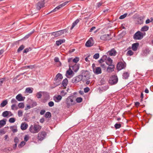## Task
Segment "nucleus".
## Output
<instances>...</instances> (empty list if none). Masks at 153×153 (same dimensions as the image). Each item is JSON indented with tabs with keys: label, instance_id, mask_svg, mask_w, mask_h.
<instances>
[{
	"label": "nucleus",
	"instance_id": "nucleus-63",
	"mask_svg": "<svg viewBox=\"0 0 153 153\" xmlns=\"http://www.w3.org/2000/svg\"><path fill=\"white\" fill-rule=\"evenodd\" d=\"M100 66L101 67H102V68H103L104 69H105L106 68V66L104 64H100Z\"/></svg>",
	"mask_w": 153,
	"mask_h": 153
},
{
	"label": "nucleus",
	"instance_id": "nucleus-49",
	"mask_svg": "<svg viewBox=\"0 0 153 153\" xmlns=\"http://www.w3.org/2000/svg\"><path fill=\"white\" fill-rule=\"evenodd\" d=\"M9 121L10 123H13L15 121V119L13 117L9 119Z\"/></svg>",
	"mask_w": 153,
	"mask_h": 153
},
{
	"label": "nucleus",
	"instance_id": "nucleus-43",
	"mask_svg": "<svg viewBox=\"0 0 153 153\" xmlns=\"http://www.w3.org/2000/svg\"><path fill=\"white\" fill-rule=\"evenodd\" d=\"M25 48V46L23 45H21L17 50V52H19L22 51Z\"/></svg>",
	"mask_w": 153,
	"mask_h": 153
},
{
	"label": "nucleus",
	"instance_id": "nucleus-5",
	"mask_svg": "<svg viewBox=\"0 0 153 153\" xmlns=\"http://www.w3.org/2000/svg\"><path fill=\"white\" fill-rule=\"evenodd\" d=\"M118 81V79L117 76L115 75L112 76L110 78L109 83L111 85L116 84Z\"/></svg>",
	"mask_w": 153,
	"mask_h": 153
},
{
	"label": "nucleus",
	"instance_id": "nucleus-12",
	"mask_svg": "<svg viewBox=\"0 0 153 153\" xmlns=\"http://www.w3.org/2000/svg\"><path fill=\"white\" fill-rule=\"evenodd\" d=\"M126 67L125 65L122 62H119L117 65V70L120 71L124 68Z\"/></svg>",
	"mask_w": 153,
	"mask_h": 153
},
{
	"label": "nucleus",
	"instance_id": "nucleus-58",
	"mask_svg": "<svg viewBox=\"0 0 153 153\" xmlns=\"http://www.w3.org/2000/svg\"><path fill=\"white\" fill-rule=\"evenodd\" d=\"M90 90V88L88 87H87L84 88V92L85 93H86L88 92Z\"/></svg>",
	"mask_w": 153,
	"mask_h": 153
},
{
	"label": "nucleus",
	"instance_id": "nucleus-36",
	"mask_svg": "<svg viewBox=\"0 0 153 153\" xmlns=\"http://www.w3.org/2000/svg\"><path fill=\"white\" fill-rule=\"evenodd\" d=\"M18 106L19 108H23L25 106V105L23 102H21L19 103Z\"/></svg>",
	"mask_w": 153,
	"mask_h": 153
},
{
	"label": "nucleus",
	"instance_id": "nucleus-20",
	"mask_svg": "<svg viewBox=\"0 0 153 153\" xmlns=\"http://www.w3.org/2000/svg\"><path fill=\"white\" fill-rule=\"evenodd\" d=\"M108 53L111 56H115L116 54V52L114 48H113L110 51H108Z\"/></svg>",
	"mask_w": 153,
	"mask_h": 153
},
{
	"label": "nucleus",
	"instance_id": "nucleus-3",
	"mask_svg": "<svg viewBox=\"0 0 153 153\" xmlns=\"http://www.w3.org/2000/svg\"><path fill=\"white\" fill-rule=\"evenodd\" d=\"M80 76H82V80L83 82L86 81L90 78L89 74L87 71H82V75Z\"/></svg>",
	"mask_w": 153,
	"mask_h": 153
},
{
	"label": "nucleus",
	"instance_id": "nucleus-51",
	"mask_svg": "<svg viewBox=\"0 0 153 153\" xmlns=\"http://www.w3.org/2000/svg\"><path fill=\"white\" fill-rule=\"evenodd\" d=\"M99 56L100 55L99 53H96L93 56V58L95 59H97L99 58Z\"/></svg>",
	"mask_w": 153,
	"mask_h": 153
},
{
	"label": "nucleus",
	"instance_id": "nucleus-44",
	"mask_svg": "<svg viewBox=\"0 0 153 153\" xmlns=\"http://www.w3.org/2000/svg\"><path fill=\"white\" fill-rule=\"evenodd\" d=\"M133 54L134 52L131 50L128 51L127 52V54L130 56L133 55Z\"/></svg>",
	"mask_w": 153,
	"mask_h": 153
},
{
	"label": "nucleus",
	"instance_id": "nucleus-40",
	"mask_svg": "<svg viewBox=\"0 0 153 153\" xmlns=\"http://www.w3.org/2000/svg\"><path fill=\"white\" fill-rule=\"evenodd\" d=\"M121 124L120 123H116L114 125V127L116 129L120 128L121 127Z\"/></svg>",
	"mask_w": 153,
	"mask_h": 153
},
{
	"label": "nucleus",
	"instance_id": "nucleus-62",
	"mask_svg": "<svg viewBox=\"0 0 153 153\" xmlns=\"http://www.w3.org/2000/svg\"><path fill=\"white\" fill-rule=\"evenodd\" d=\"M54 61L55 62H58L59 61V59L58 57H56L54 59Z\"/></svg>",
	"mask_w": 153,
	"mask_h": 153
},
{
	"label": "nucleus",
	"instance_id": "nucleus-53",
	"mask_svg": "<svg viewBox=\"0 0 153 153\" xmlns=\"http://www.w3.org/2000/svg\"><path fill=\"white\" fill-rule=\"evenodd\" d=\"M29 139V137L28 135H26L25 136V137L24 138V141L27 142V141Z\"/></svg>",
	"mask_w": 153,
	"mask_h": 153
},
{
	"label": "nucleus",
	"instance_id": "nucleus-50",
	"mask_svg": "<svg viewBox=\"0 0 153 153\" xmlns=\"http://www.w3.org/2000/svg\"><path fill=\"white\" fill-rule=\"evenodd\" d=\"M100 85L104 84L105 83V81L104 79H102L100 81Z\"/></svg>",
	"mask_w": 153,
	"mask_h": 153
},
{
	"label": "nucleus",
	"instance_id": "nucleus-22",
	"mask_svg": "<svg viewBox=\"0 0 153 153\" xmlns=\"http://www.w3.org/2000/svg\"><path fill=\"white\" fill-rule=\"evenodd\" d=\"M105 62L106 64L108 65H112V64L113 62L112 60L110 57L107 58Z\"/></svg>",
	"mask_w": 153,
	"mask_h": 153
},
{
	"label": "nucleus",
	"instance_id": "nucleus-25",
	"mask_svg": "<svg viewBox=\"0 0 153 153\" xmlns=\"http://www.w3.org/2000/svg\"><path fill=\"white\" fill-rule=\"evenodd\" d=\"M6 119H4L2 120H0V128L4 126L6 123Z\"/></svg>",
	"mask_w": 153,
	"mask_h": 153
},
{
	"label": "nucleus",
	"instance_id": "nucleus-19",
	"mask_svg": "<svg viewBox=\"0 0 153 153\" xmlns=\"http://www.w3.org/2000/svg\"><path fill=\"white\" fill-rule=\"evenodd\" d=\"M63 77L62 74L60 73H58L56 75L54 79L56 80H61L62 79Z\"/></svg>",
	"mask_w": 153,
	"mask_h": 153
},
{
	"label": "nucleus",
	"instance_id": "nucleus-23",
	"mask_svg": "<svg viewBox=\"0 0 153 153\" xmlns=\"http://www.w3.org/2000/svg\"><path fill=\"white\" fill-rule=\"evenodd\" d=\"M150 51L149 49L146 48L143 51L142 54L143 56H146L149 53Z\"/></svg>",
	"mask_w": 153,
	"mask_h": 153
},
{
	"label": "nucleus",
	"instance_id": "nucleus-47",
	"mask_svg": "<svg viewBox=\"0 0 153 153\" xmlns=\"http://www.w3.org/2000/svg\"><path fill=\"white\" fill-rule=\"evenodd\" d=\"M79 57H76L74 59H73L72 61L73 62L76 63H77L78 61H79Z\"/></svg>",
	"mask_w": 153,
	"mask_h": 153
},
{
	"label": "nucleus",
	"instance_id": "nucleus-11",
	"mask_svg": "<svg viewBox=\"0 0 153 153\" xmlns=\"http://www.w3.org/2000/svg\"><path fill=\"white\" fill-rule=\"evenodd\" d=\"M43 95L44 98L42 102L45 103L49 99V95L47 92H43Z\"/></svg>",
	"mask_w": 153,
	"mask_h": 153
},
{
	"label": "nucleus",
	"instance_id": "nucleus-39",
	"mask_svg": "<svg viewBox=\"0 0 153 153\" xmlns=\"http://www.w3.org/2000/svg\"><path fill=\"white\" fill-rule=\"evenodd\" d=\"M31 48L29 47L25 48L23 51V53H27L29 51L31 50Z\"/></svg>",
	"mask_w": 153,
	"mask_h": 153
},
{
	"label": "nucleus",
	"instance_id": "nucleus-16",
	"mask_svg": "<svg viewBox=\"0 0 153 153\" xmlns=\"http://www.w3.org/2000/svg\"><path fill=\"white\" fill-rule=\"evenodd\" d=\"M108 65L109 66L107 68V71L108 73L114 71V65Z\"/></svg>",
	"mask_w": 153,
	"mask_h": 153
},
{
	"label": "nucleus",
	"instance_id": "nucleus-15",
	"mask_svg": "<svg viewBox=\"0 0 153 153\" xmlns=\"http://www.w3.org/2000/svg\"><path fill=\"white\" fill-rule=\"evenodd\" d=\"M45 4L44 2L42 1H39L36 5V8L37 9L39 10L42 7L44 6Z\"/></svg>",
	"mask_w": 153,
	"mask_h": 153
},
{
	"label": "nucleus",
	"instance_id": "nucleus-37",
	"mask_svg": "<svg viewBox=\"0 0 153 153\" xmlns=\"http://www.w3.org/2000/svg\"><path fill=\"white\" fill-rule=\"evenodd\" d=\"M100 39L101 40H109L108 38H107V36H106V35H104L100 37Z\"/></svg>",
	"mask_w": 153,
	"mask_h": 153
},
{
	"label": "nucleus",
	"instance_id": "nucleus-24",
	"mask_svg": "<svg viewBox=\"0 0 153 153\" xmlns=\"http://www.w3.org/2000/svg\"><path fill=\"white\" fill-rule=\"evenodd\" d=\"M10 128L13 133L16 132L17 131V127L16 125L11 126Z\"/></svg>",
	"mask_w": 153,
	"mask_h": 153
},
{
	"label": "nucleus",
	"instance_id": "nucleus-32",
	"mask_svg": "<svg viewBox=\"0 0 153 153\" xmlns=\"http://www.w3.org/2000/svg\"><path fill=\"white\" fill-rule=\"evenodd\" d=\"M149 29V27L146 25H145L142 27L140 30L141 31H146L148 30Z\"/></svg>",
	"mask_w": 153,
	"mask_h": 153
},
{
	"label": "nucleus",
	"instance_id": "nucleus-57",
	"mask_svg": "<svg viewBox=\"0 0 153 153\" xmlns=\"http://www.w3.org/2000/svg\"><path fill=\"white\" fill-rule=\"evenodd\" d=\"M19 140L17 137H15L14 139V142L15 143L17 144L19 142Z\"/></svg>",
	"mask_w": 153,
	"mask_h": 153
},
{
	"label": "nucleus",
	"instance_id": "nucleus-55",
	"mask_svg": "<svg viewBox=\"0 0 153 153\" xmlns=\"http://www.w3.org/2000/svg\"><path fill=\"white\" fill-rule=\"evenodd\" d=\"M48 105L49 106L51 107L54 105V103L53 101H50L48 102Z\"/></svg>",
	"mask_w": 153,
	"mask_h": 153
},
{
	"label": "nucleus",
	"instance_id": "nucleus-1",
	"mask_svg": "<svg viewBox=\"0 0 153 153\" xmlns=\"http://www.w3.org/2000/svg\"><path fill=\"white\" fill-rule=\"evenodd\" d=\"M42 126L39 125L35 124L34 126L31 125L29 128V131L32 133H38L41 129Z\"/></svg>",
	"mask_w": 153,
	"mask_h": 153
},
{
	"label": "nucleus",
	"instance_id": "nucleus-26",
	"mask_svg": "<svg viewBox=\"0 0 153 153\" xmlns=\"http://www.w3.org/2000/svg\"><path fill=\"white\" fill-rule=\"evenodd\" d=\"M68 81L67 79L65 78L64 79L62 82V85L64 87H65L68 84Z\"/></svg>",
	"mask_w": 153,
	"mask_h": 153
},
{
	"label": "nucleus",
	"instance_id": "nucleus-46",
	"mask_svg": "<svg viewBox=\"0 0 153 153\" xmlns=\"http://www.w3.org/2000/svg\"><path fill=\"white\" fill-rule=\"evenodd\" d=\"M127 13H124V14L121 15L119 17V19H123L125 18L127 16Z\"/></svg>",
	"mask_w": 153,
	"mask_h": 153
},
{
	"label": "nucleus",
	"instance_id": "nucleus-10",
	"mask_svg": "<svg viewBox=\"0 0 153 153\" xmlns=\"http://www.w3.org/2000/svg\"><path fill=\"white\" fill-rule=\"evenodd\" d=\"M94 44L93 39L92 37H91L86 42L85 45L88 47H90L93 45Z\"/></svg>",
	"mask_w": 153,
	"mask_h": 153
},
{
	"label": "nucleus",
	"instance_id": "nucleus-33",
	"mask_svg": "<svg viewBox=\"0 0 153 153\" xmlns=\"http://www.w3.org/2000/svg\"><path fill=\"white\" fill-rule=\"evenodd\" d=\"M9 112L11 113V112L10 111H4L3 112L2 115L4 117H6L8 115Z\"/></svg>",
	"mask_w": 153,
	"mask_h": 153
},
{
	"label": "nucleus",
	"instance_id": "nucleus-52",
	"mask_svg": "<svg viewBox=\"0 0 153 153\" xmlns=\"http://www.w3.org/2000/svg\"><path fill=\"white\" fill-rule=\"evenodd\" d=\"M18 115L19 117H21L23 115V112L21 110H19L18 111Z\"/></svg>",
	"mask_w": 153,
	"mask_h": 153
},
{
	"label": "nucleus",
	"instance_id": "nucleus-8",
	"mask_svg": "<svg viewBox=\"0 0 153 153\" xmlns=\"http://www.w3.org/2000/svg\"><path fill=\"white\" fill-rule=\"evenodd\" d=\"M69 68H72V70L74 72H76L77 71L79 68V64H75L74 65H72L71 64L69 65Z\"/></svg>",
	"mask_w": 153,
	"mask_h": 153
},
{
	"label": "nucleus",
	"instance_id": "nucleus-64",
	"mask_svg": "<svg viewBox=\"0 0 153 153\" xmlns=\"http://www.w3.org/2000/svg\"><path fill=\"white\" fill-rule=\"evenodd\" d=\"M104 60L102 58L98 61L99 62L100 64H102V62H104Z\"/></svg>",
	"mask_w": 153,
	"mask_h": 153
},
{
	"label": "nucleus",
	"instance_id": "nucleus-6",
	"mask_svg": "<svg viewBox=\"0 0 153 153\" xmlns=\"http://www.w3.org/2000/svg\"><path fill=\"white\" fill-rule=\"evenodd\" d=\"M145 34V33H143L140 31H138L134 35L133 38L135 40H140L143 37V35Z\"/></svg>",
	"mask_w": 153,
	"mask_h": 153
},
{
	"label": "nucleus",
	"instance_id": "nucleus-18",
	"mask_svg": "<svg viewBox=\"0 0 153 153\" xmlns=\"http://www.w3.org/2000/svg\"><path fill=\"white\" fill-rule=\"evenodd\" d=\"M62 99V96L60 95H58L56 97H53V100L56 102H58L60 101Z\"/></svg>",
	"mask_w": 153,
	"mask_h": 153
},
{
	"label": "nucleus",
	"instance_id": "nucleus-29",
	"mask_svg": "<svg viewBox=\"0 0 153 153\" xmlns=\"http://www.w3.org/2000/svg\"><path fill=\"white\" fill-rule=\"evenodd\" d=\"M73 73V71L72 70L71 68H69V70H68L67 71L66 74V76L68 77V76H67V74L69 75H70L71 74H72Z\"/></svg>",
	"mask_w": 153,
	"mask_h": 153
},
{
	"label": "nucleus",
	"instance_id": "nucleus-13",
	"mask_svg": "<svg viewBox=\"0 0 153 153\" xmlns=\"http://www.w3.org/2000/svg\"><path fill=\"white\" fill-rule=\"evenodd\" d=\"M94 73L96 74H99L102 73V71L101 68L100 67H97L95 69L93 68Z\"/></svg>",
	"mask_w": 153,
	"mask_h": 153
},
{
	"label": "nucleus",
	"instance_id": "nucleus-4",
	"mask_svg": "<svg viewBox=\"0 0 153 153\" xmlns=\"http://www.w3.org/2000/svg\"><path fill=\"white\" fill-rule=\"evenodd\" d=\"M68 31V30L67 29H65L57 31L51 33V34L52 35H53L54 37H56L64 34L65 32H67Z\"/></svg>",
	"mask_w": 153,
	"mask_h": 153
},
{
	"label": "nucleus",
	"instance_id": "nucleus-9",
	"mask_svg": "<svg viewBox=\"0 0 153 153\" xmlns=\"http://www.w3.org/2000/svg\"><path fill=\"white\" fill-rule=\"evenodd\" d=\"M82 76L80 75H78L74 77L72 80V82L73 83H77L82 80Z\"/></svg>",
	"mask_w": 153,
	"mask_h": 153
},
{
	"label": "nucleus",
	"instance_id": "nucleus-61",
	"mask_svg": "<svg viewBox=\"0 0 153 153\" xmlns=\"http://www.w3.org/2000/svg\"><path fill=\"white\" fill-rule=\"evenodd\" d=\"M103 4V3L101 2H99L97 3V5L98 7H100Z\"/></svg>",
	"mask_w": 153,
	"mask_h": 153
},
{
	"label": "nucleus",
	"instance_id": "nucleus-59",
	"mask_svg": "<svg viewBox=\"0 0 153 153\" xmlns=\"http://www.w3.org/2000/svg\"><path fill=\"white\" fill-rule=\"evenodd\" d=\"M107 56L106 55H103L102 57V58L104 60V61H105V60H107Z\"/></svg>",
	"mask_w": 153,
	"mask_h": 153
},
{
	"label": "nucleus",
	"instance_id": "nucleus-38",
	"mask_svg": "<svg viewBox=\"0 0 153 153\" xmlns=\"http://www.w3.org/2000/svg\"><path fill=\"white\" fill-rule=\"evenodd\" d=\"M26 92L27 93H31L33 92V90L30 88H27L26 89Z\"/></svg>",
	"mask_w": 153,
	"mask_h": 153
},
{
	"label": "nucleus",
	"instance_id": "nucleus-54",
	"mask_svg": "<svg viewBox=\"0 0 153 153\" xmlns=\"http://www.w3.org/2000/svg\"><path fill=\"white\" fill-rule=\"evenodd\" d=\"M67 94V92H65L64 90H62L61 92V94L62 96H65Z\"/></svg>",
	"mask_w": 153,
	"mask_h": 153
},
{
	"label": "nucleus",
	"instance_id": "nucleus-21",
	"mask_svg": "<svg viewBox=\"0 0 153 153\" xmlns=\"http://www.w3.org/2000/svg\"><path fill=\"white\" fill-rule=\"evenodd\" d=\"M28 125L25 123H22L21 126V128L22 130H25L27 128Z\"/></svg>",
	"mask_w": 153,
	"mask_h": 153
},
{
	"label": "nucleus",
	"instance_id": "nucleus-7",
	"mask_svg": "<svg viewBox=\"0 0 153 153\" xmlns=\"http://www.w3.org/2000/svg\"><path fill=\"white\" fill-rule=\"evenodd\" d=\"M46 135V133L45 131L40 132L38 134V139L40 140H42L45 138Z\"/></svg>",
	"mask_w": 153,
	"mask_h": 153
},
{
	"label": "nucleus",
	"instance_id": "nucleus-45",
	"mask_svg": "<svg viewBox=\"0 0 153 153\" xmlns=\"http://www.w3.org/2000/svg\"><path fill=\"white\" fill-rule=\"evenodd\" d=\"M82 100V99L80 97H77L76 99V101L77 103L81 102Z\"/></svg>",
	"mask_w": 153,
	"mask_h": 153
},
{
	"label": "nucleus",
	"instance_id": "nucleus-60",
	"mask_svg": "<svg viewBox=\"0 0 153 153\" xmlns=\"http://www.w3.org/2000/svg\"><path fill=\"white\" fill-rule=\"evenodd\" d=\"M11 102V103H16L17 102V101L14 98H13L12 99Z\"/></svg>",
	"mask_w": 153,
	"mask_h": 153
},
{
	"label": "nucleus",
	"instance_id": "nucleus-42",
	"mask_svg": "<svg viewBox=\"0 0 153 153\" xmlns=\"http://www.w3.org/2000/svg\"><path fill=\"white\" fill-rule=\"evenodd\" d=\"M69 2V1H65L62 4H60L59 6L60 7V8H61L66 5Z\"/></svg>",
	"mask_w": 153,
	"mask_h": 153
},
{
	"label": "nucleus",
	"instance_id": "nucleus-34",
	"mask_svg": "<svg viewBox=\"0 0 153 153\" xmlns=\"http://www.w3.org/2000/svg\"><path fill=\"white\" fill-rule=\"evenodd\" d=\"M43 92L42 91H39L36 93V96L38 98L40 99L41 98L42 96V93L43 94Z\"/></svg>",
	"mask_w": 153,
	"mask_h": 153
},
{
	"label": "nucleus",
	"instance_id": "nucleus-41",
	"mask_svg": "<svg viewBox=\"0 0 153 153\" xmlns=\"http://www.w3.org/2000/svg\"><path fill=\"white\" fill-rule=\"evenodd\" d=\"M25 144V143L24 141H22L19 144L18 146L19 148H21Z\"/></svg>",
	"mask_w": 153,
	"mask_h": 153
},
{
	"label": "nucleus",
	"instance_id": "nucleus-31",
	"mask_svg": "<svg viewBox=\"0 0 153 153\" xmlns=\"http://www.w3.org/2000/svg\"><path fill=\"white\" fill-rule=\"evenodd\" d=\"M7 103V100L3 101L0 104V107H3L5 106Z\"/></svg>",
	"mask_w": 153,
	"mask_h": 153
},
{
	"label": "nucleus",
	"instance_id": "nucleus-30",
	"mask_svg": "<svg viewBox=\"0 0 153 153\" xmlns=\"http://www.w3.org/2000/svg\"><path fill=\"white\" fill-rule=\"evenodd\" d=\"M129 76V74L128 72H125L123 75V78L126 79L128 78Z\"/></svg>",
	"mask_w": 153,
	"mask_h": 153
},
{
	"label": "nucleus",
	"instance_id": "nucleus-27",
	"mask_svg": "<svg viewBox=\"0 0 153 153\" xmlns=\"http://www.w3.org/2000/svg\"><path fill=\"white\" fill-rule=\"evenodd\" d=\"M79 19H76L75 21H74L73 23H72V25L71 27V30H72L73 28L75 27V26L76 25L77 23H79Z\"/></svg>",
	"mask_w": 153,
	"mask_h": 153
},
{
	"label": "nucleus",
	"instance_id": "nucleus-56",
	"mask_svg": "<svg viewBox=\"0 0 153 153\" xmlns=\"http://www.w3.org/2000/svg\"><path fill=\"white\" fill-rule=\"evenodd\" d=\"M5 81V78H2L0 79V87L1 86L3 82Z\"/></svg>",
	"mask_w": 153,
	"mask_h": 153
},
{
	"label": "nucleus",
	"instance_id": "nucleus-28",
	"mask_svg": "<svg viewBox=\"0 0 153 153\" xmlns=\"http://www.w3.org/2000/svg\"><path fill=\"white\" fill-rule=\"evenodd\" d=\"M65 41V40L64 39H60L59 40L56 41V44L57 46H59L61 45L62 43L64 42Z\"/></svg>",
	"mask_w": 153,
	"mask_h": 153
},
{
	"label": "nucleus",
	"instance_id": "nucleus-17",
	"mask_svg": "<svg viewBox=\"0 0 153 153\" xmlns=\"http://www.w3.org/2000/svg\"><path fill=\"white\" fill-rule=\"evenodd\" d=\"M139 44L138 43H136L133 44L132 45V49L134 51H136L137 50V48L139 47Z\"/></svg>",
	"mask_w": 153,
	"mask_h": 153
},
{
	"label": "nucleus",
	"instance_id": "nucleus-48",
	"mask_svg": "<svg viewBox=\"0 0 153 153\" xmlns=\"http://www.w3.org/2000/svg\"><path fill=\"white\" fill-rule=\"evenodd\" d=\"M60 8V7L59 6H58L57 7H56L54 9L51 11L50 13H52L53 12H55L56 11L59 10Z\"/></svg>",
	"mask_w": 153,
	"mask_h": 153
},
{
	"label": "nucleus",
	"instance_id": "nucleus-2",
	"mask_svg": "<svg viewBox=\"0 0 153 153\" xmlns=\"http://www.w3.org/2000/svg\"><path fill=\"white\" fill-rule=\"evenodd\" d=\"M74 96L73 95H71L69 96L66 100V103L68 107H69L71 106L74 105L75 102L73 101Z\"/></svg>",
	"mask_w": 153,
	"mask_h": 153
},
{
	"label": "nucleus",
	"instance_id": "nucleus-35",
	"mask_svg": "<svg viewBox=\"0 0 153 153\" xmlns=\"http://www.w3.org/2000/svg\"><path fill=\"white\" fill-rule=\"evenodd\" d=\"M45 117L46 118H50L51 117V113L49 111L46 112L45 114Z\"/></svg>",
	"mask_w": 153,
	"mask_h": 153
},
{
	"label": "nucleus",
	"instance_id": "nucleus-14",
	"mask_svg": "<svg viewBox=\"0 0 153 153\" xmlns=\"http://www.w3.org/2000/svg\"><path fill=\"white\" fill-rule=\"evenodd\" d=\"M16 98L19 101H22L24 100L25 97H22V94H20L16 96Z\"/></svg>",
	"mask_w": 153,
	"mask_h": 153
}]
</instances>
